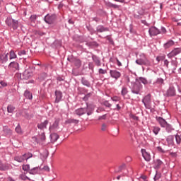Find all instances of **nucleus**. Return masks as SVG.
Listing matches in <instances>:
<instances>
[{"label":"nucleus","mask_w":181,"mask_h":181,"mask_svg":"<svg viewBox=\"0 0 181 181\" xmlns=\"http://www.w3.org/2000/svg\"><path fill=\"white\" fill-rule=\"evenodd\" d=\"M141 153H142L143 158L145 159V160H146V162H149L151 160V153H149L145 149H141Z\"/></svg>","instance_id":"9"},{"label":"nucleus","mask_w":181,"mask_h":181,"mask_svg":"<svg viewBox=\"0 0 181 181\" xmlns=\"http://www.w3.org/2000/svg\"><path fill=\"white\" fill-rule=\"evenodd\" d=\"M56 22V15L52 14V15H47V21L46 23H48L49 25H53Z\"/></svg>","instance_id":"7"},{"label":"nucleus","mask_w":181,"mask_h":181,"mask_svg":"<svg viewBox=\"0 0 181 181\" xmlns=\"http://www.w3.org/2000/svg\"><path fill=\"white\" fill-rule=\"evenodd\" d=\"M97 31L100 32V33H103V32H107L108 31V28H105L102 25H99L97 28Z\"/></svg>","instance_id":"27"},{"label":"nucleus","mask_w":181,"mask_h":181,"mask_svg":"<svg viewBox=\"0 0 181 181\" xmlns=\"http://www.w3.org/2000/svg\"><path fill=\"white\" fill-rule=\"evenodd\" d=\"M104 105L105 107H107L108 108H110V107H111V104H110V103H108V101H105L104 102Z\"/></svg>","instance_id":"50"},{"label":"nucleus","mask_w":181,"mask_h":181,"mask_svg":"<svg viewBox=\"0 0 181 181\" xmlns=\"http://www.w3.org/2000/svg\"><path fill=\"white\" fill-rule=\"evenodd\" d=\"M23 78H25V80H28V78H30V76H32V74L30 72H29V71L25 70L23 74Z\"/></svg>","instance_id":"19"},{"label":"nucleus","mask_w":181,"mask_h":181,"mask_svg":"<svg viewBox=\"0 0 181 181\" xmlns=\"http://www.w3.org/2000/svg\"><path fill=\"white\" fill-rule=\"evenodd\" d=\"M157 83H159L160 84H163V80L161 78H160L157 80Z\"/></svg>","instance_id":"56"},{"label":"nucleus","mask_w":181,"mask_h":181,"mask_svg":"<svg viewBox=\"0 0 181 181\" xmlns=\"http://www.w3.org/2000/svg\"><path fill=\"white\" fill-rule=\"evenodd\" d=\"M59 136L57 134L53 133L50 135L51 142H56L59 139Z\"/></svg>","instance_id":"16"},{"label":"nucleus","mask_w":181,"mask_h":181,"mask_svg":"<svg viewBox=\"0 0 181 181\" xmlns=\"http://www.w3.org/2000/svg\"><path fill=\"white\" fill-rule=\"evenodd\" d=\"M167 142L168 146H173V145H175L173 136H168L167 138Z\"/></svg>","instance_id":"15"},{"label":"nucleus","mask_w":181,"mask_h":181,"mask_svg":"<svg viewBox=\"0 0 181 181\" xmlns=\"http://www.w3.org/2000/svg\"><path fill=\"white\" fill-rule=\"evenodd\" d=\"M161 33H166V28H163V27L161 28Z\"/></svg>","instance_id":"57"},{"label":"nucleus","mask_w":181,"mask_h":181,"mask_svg":"<svg viewBox=\"0 0 181 181\" xmlns=\"http://www.w3.org/2000/svg\"><path fill=\"white\" fill-rule=\"evenodd\" d=\"M73 63L78 68L81 66V61L80 59H74Z\"/></svg>","instance_id":"29"},{"label":"nucleus","mask_w":181,"mask_h":181,"mask_svg":"<svg viewBox=\"0 0 181 181\" xmlns=\"http://www.w3.org/2000/svg\"><path fill=\"white\" fill-rule=\"evenodd\" d=\"M23 158H24V160H28V159H30V158H32L33 155L30 153H25L24 155H23Z\"/></svg>","instance_id":"32"},{"label":"nucleus","mask_w":181,"mask_h":181,"mask_svg":"<svg viewBox=\"0 0 181 181\" xmlns=\"http://www.w3.org/2000/svg\"><path fill=\"white\" fill-rule=\"evenodd\" d=\"M110 74L112 78H115L116 80L117 78H119V77H121V72H119L117 70H110Z\"/></svg>","instance_id":"10"},{"label":"nucleus","mask_w":181,"mask_h":181,"mask_svg":"<svg viewBox=\"0 0 181 181\" xmlns=\"http://www.w3.org/2000/svg\"><path fill=\"white\" fill-rule=\"evenodd\" d=\"M108 6H110V8H114L115 9L119 8V6H118V5L114 4L112 3H109Z\"/></svg>","instance_id":"41"},{"label":"nucleus","mask_w":181,"mask_h":181,"mask_svg":"<svg viewBox=\"0 0 181 181\" xmlns=\"http://www.w3.org/2000/svg\"><path fill=\"white\" fill-rule=\"evenodd\" d=\"M106 118H107V115H103L100 116V117H98V120H99V121H101V119H105Z\"/></svg>","instance_id":"48"},{"label":"nucleus","mask_w":181,"mask_h":181,"mask_svg":"<svg viewBox=\"0 0 181 181\" xmlns=\"http://www.w3.org/2000/svg\"><path fill=\"white\" fill-rule=\"evenodd\" d=\"M136 63L139 66H151V62L148 60L144 54H141L139 55V58L136 60Z\"/></svg>","instance_id":"1"},{"label":"nucleus","mask_w":181,"mask_h":181,"mask_svg":"<svg viewBox=\"0 0 181 181\" xmlns=\"http://www.w3.org/2000/svg\"><path fill=\"white\" fill-rule=\"evenodd\" d=\"M63 98V93L60 90L55 91V103H60Z\"/></svg>","instance_id":"11"},{"label":"nucleus","mask_w":181,"mask_h":181,"mask_svg":"<svg viewBox=\"0 0 181 181\" xmlns=\"http://www.w3.org/2000/svg\"><path fill=\"white\" fill-rule=\"evenodd\" d=\"M26 54V51L25 50H21L18 52V56H25Z\"/></svg>","instance_id":"46"},{"label":"nucleus","mask_w":181,"mask_h":181,"mask_svg":"<svg viewBox=\"0 0 181 181\" xmlns=\"http://www.w3.org/2000/svg\"><path fill=\"white\" fill-rule=\"evenodd\" d=\"M59 122L60 118H57L53 124L49 127L50 131H59V132H62V131H63V128H60V127H59Z\"/></svg>","instance_id":"4"},{"label":"nucleus","mask_w":181,"mask_h":181,"mask_svg":"<svg viewBox=\"0 0 181 181\" xmlns=\"http://www.w3.org/2000/svg\"><path fill=\"white\" fill-rule=\"evenodd\" d=\"M8 181H15L12 177H8Z\"/></svg>","instance_id":"62"},{"label":"nucleus","mask_w":181,"mask_h":181,"mask_svg":"<svg viewBox=\"0 0 181 181\" xmlns=\"http://www.w3.org/2000/svg\"><path fill=\"white\" fill-rule=\"evenodd\" d=\"M16 132H17V134H19L20 135H22V134H23V132H22V128H21L20 125H18L16 127Z\"/></svg>","instance_id":"34"},{"label":"nucleus","mask_w":181,"mask_h":181,"mask_svg":"<svg viewBox=\"0 0 181 181\" xmlns=\"http://www.w3.org/2000/svg\"><path fill=\"white\" fill-rule=\"evenodd\" d=\"M154 179L155 180H158V179H159V176L158 175V174L156 175Z\"/></svg>","instance_id":"60"},{"label":"nucleus","mask_w":181,"mask_h":181,"mask_svg":"<svg viewBox=\"0 0 181 181\" xmlns=\"http://www.w3.org/2000/svg\"><path fill=\"white\" fill-rule=\"evenodd\" d=\"M180 53H181V48H175L173 51H171L168 54V57L169 59H172V57H175V56H177V54Z\"/></svg>","instance_id":"8"},{"label":"nucleus","mask_w":181,"mask_h":181,"mask_svg":"<svg viewBox=\"0 0 181 181\" xmlns=\"http://www.w3.org/2000/svg\"><path fill=\"white\" fill-rule=\"evenodd\" d=\"M130 118H132L134 121H138V119H139V117H138V116H135L134 115H131Z\"/></svg>","instance_id":"45"},{"label":"nucleus","mask_w":181,"mask_h":181,"mask_svg":"<svg viewBox=\"0 0 181 181\" xmlns=\"http://www.w3.org/2000/svg\"><path fill=\"white\" fill-rule=\"evenodd\" d=\"M117 65L122 66V64L120 63L119 60L117 59Z\"/></svg>","instance_id":"61"},{"label":"nucleus","mask_w":181,"mask_h":181,"mask_svg":"<svg viewBox=\"0 0 181 181\" xmlns=\"http://www.w3.org/2000/svg\"><path fill=\"white\" fill-rule=\"evenodd\" d=\"M37 127L40 129H45V128H46V123L45 122L41 123L38 124Z\"/></svg>","instance_id":"40"},{"label":"nucleus","mask_w":181,"mask_h":181,"mask_svg":"<svg viewBox=\"0 0 181 181\" xmlns=\"http://www.w3.org/2000/svg\"><path fill=\"white\" fill-rule=\"evenodd\" d=\"M6 23L8 26L12 28L14 30H16V29H18V26H19V21L11 18H7L6 20Z\"/></svg>","instance_id":"2"},{"label":"nucleus","mask_w":181,"mask_h":181,"mask_svg":"<svg viewBox=\"0 0 181 181\" xmlns=\"http://www.w3.org/2000/svg\"><path fill=\"white\" fill-rule=\"evenodd\" d=\"M7 111L8 112H9L10 114H12V112H13V111H15V107L12 106V105H9L7 107Z\"/></svg>","instance_id":"30"},{"label":"nucleus","mask_w":181,"mask_h":181,"mask_svg":"<svg viewBox=\"0 0 181 181\" xmlns=\"http://www.w3.org/2000/svg\"><path fill=\"white\" fill-rule=\"evenodd\" d=\"M176 92L175 90V88L170 87L169 89L166 92V95L168 97H173V95H175Z\"/></svg>","instance_id":"13"},{"label":"nucleus","mask_w":181,"mask_h":181,"mask_svg":"<svg viewBox=\"0 0 181 181\" xmlns=\"http://www.w3.org/2000/svg\"><path fill=\"white\" fill-rule=\"evenodd\" d=\"M107 129V124H103L101 127V131H105Z\"/></svg>","instance_id":"52"},{"label":"nucleus","mask_w":181,"mask_h":181,"mask_svg":"<svg viewBox=\"0 0 181 181\" xmlns=\"http://www.w3.org/2000/svg\"><path fill=\"white\" fill-rule=\"evenodd\" d=\"M159 131H160V128L158 127H153V132L155 135H158V134H159Z\"/></svg>","instance_id":"35"},{"label":"nucleus","mask_w":181,"mask_h":181,"mask_svg":"<svg viewBox=\"0 0 181 181\" xmlns=\"http://www.w3.org/2000/svg\"><path fill=\"white\" fill-rule=\"evenodd\" d=\"M14 160H16V162L22 163V162H24L25 158L23 156H16L14 158Z\"/></svg>","instance_id":"26"},{"label":"nucleus","mask_w":181,"mask_h":181,"mask_svg":"<svg viewBox=\"0 0 181 181\" xmlns=\"http://www.w3.org/2000/svg\"><path fill=\"white\" fill-rule=\"evenodd\" d=\"M41 139H42V141H45V139H46V136H45V133L42 134Z\"/></svg>","instance_id":"55"},{"label":"nucleus","mask_w":181,"mask_h":181,"mask_svg":"<svg viewBox=\"0 0 181 181\" xmlns=\"http://www.w3.org/2000/svg\"><path fill=\"white\" fill-rule=\"evenodd\" d=\"M115 2H120L121 4H124V0H114Z\"/></svg>","instance_id":"59"},{"label":"nucleus","mask_w":181,"mask_h":181,"mask_svg":"<svg viewBox=\"0 0 181 181\" xmlns=\"http://www.w3.org/2000/svg\"><path fill=\"white\" fill-rule=\"evenodd\" d=\"M156 119L158 122L160 124V127H162L163 128H166V129L169 128V124H168L166 120H165L163 118L159 117H156Z\"/></svg>","instance_id":"6"},{"label":"nucleus","mask_w":181,"mask_h":181,"mask_svg":"<svg viewBox=\"0 0 181 181\" xmlns=\"http://www.w3.org/2000/svg\"><path fill=\"white\" fill-rule=\"evenodd\" d=\"M166 59V56L165 54H160L156 57L157 62H163Z\"/></svg>","instance_id":"28"},{"label":"nucleus","mask_w":181,"mask_h":181,"mask_svg":"<svg viewBox=\"0 0 181 181\" xmlns=\"http://www.w3.org/2000/svg\"><path fill=\"white\" fill-rule=\"evenodd\" d=\"M141 90H142V84L139 81H136L132 86V93L134 94H139Z\"/></svg>","instance_id":"3"},{"label":"nucleus","mask_w":181,"mask_h":181,"mask_svg":"<svg viewBox=\"0 0 181 181\" xmlns=\"http://www.w3.org/2000/svg\"><path fill=\"white\" fill-rule=\"evenodd\" d=\"M79 122L78 119H69L65 121V124H77Z\"/></svg>","instance_id":"21"},{"label":"nucleus","mask_w":181,"mask_h":181,"mask_svg":"<svg viewBox=\"0 0 181 181\" xmlns=\"http://www.w3.org/2000/svg\"><path fill=\"white\" fill-rule=\"evenodd\" d=\"M162 161L160 160H157L156 162V168L157 169H159V168H160V166L162 165Z\"/></svg>","instance_id":"36"},{"label":"nucleus","mask_w":181,"mask_h":181,"mask_svg":"<svg viewBox=\"0 0 181 181\" xmlns=\"http://www.w3.org/2000/svg\"><path fill=\"white\" fill-rule=\"evenodd\" d=\"M0 60L3 63H6L8 62V53L1 55Z\"/></svg>","instance_id":"20"},{"label":"nucleus","mask_w":181,"mask_h":181,"mask_svg":"<svg viewBox=\"0 0 181 181\" xmlns=\"http://www.w3.org/2000/svg\"><path fill=\"white\" fill-rule=\"evenodd\" d=\"M8 169L9 165H8V164L0 163V170H8Z\"/></svg>","instance_id":"25"},{"label":"nucleus","mask_w":181,"mask_h":181,"mask_svg":"<svg viewBox=\"0 0 181 181\" xmlns=\"http://www.w3.org/2000/svg\"><path fill=\"white\" fill-rule=\"evenodd\" d=\"M36 18H37L36 15H33L30 16V19L31 22H35V21H36Z\"/></svg>","instance_id":"47"},{"label":"nucleus","mask_w":181,"mask_h":181,"mask_svg":"<svg viewBox=\"0 0 181 181\" xmlns=\"http://www.w3.org/2000/svg\"><path fill=\"white\" fill-rule=\"evenodd\" d=\"M12 59H16V54L13 51L10 52V60H12Z\"/></svg>","instance_id":"37"},{"label":"nucleus","mask_w":181,"mask_h":181,"mask_svg":"<svg viewBox=\"0 0 181 181\" xmlns=\"http://www.w3.org/2000/svg\"><path fill=\"white\" fill-rule=\"evenodd\" d=\"M39 173V168L35 167L30 170L29 173L30 175H37Z\"/></svg>","instance_id":"22"},{"label":"nucleus","mask_w":181,"mask_h":181,"mask_svg":"<svg viewBox=\"0 0 181 181\" xmlns=\"http://www.w3.org/2000/svg\"><path fill=\"white\" fill-rule=\"evenodd\" d=\"M117 110H121V107H119V105H117Z\"/></svg>","instance_id":"64"},{"label":"nucleus","mask_w":181,"mask_h":181,"mask_svg":"<svg viewBox=\"0 0 181 181\" xmlns=\"http://www.w3.org/2000/svg\"><path fill=\"white\" fill-rule=\"evenodd\" d=\"M157 149H158V151H159V152H163L162 147L158 146V147H157Z\"/></svg>","instance_id":"58"},{"label":"nucleus","mask_w":181,"mask_h":181,"mask_svg":"<svg viewBox=\"0 0 181 181\" xmlns=\"http://www.w3.org/2000/svg\"><path fill=\"white\" fill-rule=\"evenodd\" d=\"M30 167L29 166V165H23V170H25L26 172H28V170H30Z\"/></svg>","instance_id":"43"},{"label":"nucleus","mask_w":181,"mask_h":181,"mask_svg":"<svg viewBox=\"0 0 181 181\" xmlns=\"http://www.w3.org/2000/svg\"><path fill=\"white\" fill-rule=\"evenodd\" d=\"M21 180H30V179L29 177H28V176L25 175H21L20 176Z\"/></svg>","instance_id":"44"},{"label":"nucleus","mask_w":181,"mask_h":181,"mask_svg":"<svg viewBox=\"0 0 181 181\" xmlns=\"http://www.w3.org/2000/svg\"><path fill=\"white\" fill-rule=\"evenodd\" d=\"M148 32H149L150 36H156L157 35H159V33H160V31H159V30L156 27H151L149 29Z\"/></svg>","instance_id":"12"},{"label":"nucleus","mask_w":181,"mask_h":181,"mask_svg":"<svg viewBox=\"0 0 181 181\" xmlns=\"http://www.w3.org/2000/svg\"><path fill=\"white\" fill-rule=\"evenodd\" d=\"M127 166L125 164H122L121 165L119 166V170L117 172H122V170H124Z\"/></svg>","instance_id":"42"},{"label":"nucleus","mask_w":181,"mask_h":181,"mask_svg":"<svg viewBox=\"0 0 181 181\" xmlns=\"http://www.w3.org/2000/svg\"><path fill=\"white\" fill-rule=\"evenodd\" d=\"M175 141H176L177 145H180V144H181V136L179 135V134H176L175 135Z\"/></svg>","instance_id":"31"},{"label":"nucleus","mask_w":181,"mask_h":181,"mask_svg":"<svg viewBox=\"0 0 181 181\" xmlns=\"http://www.w3.org/2000/svg\"><path fill=\"white\" fill-rule=\"evenodd\" d=\"M173 45H175V42H173V40H170L164 45V47L165 49H169V47H172Z\"/></svg>","instance_id":"24"},{"label":"nucleus","mask_w":181,"mask_h":181,"mask_svg":"<svg viewBox=\"0 0 181 181\" xmlns=\"http://www.w3.org/2000/svg\"><path fill=\"white\" fill-rule=\"evenodd\" d=\"M24 96L28 100H32V98H33V95H32V93L29 90H25V91Z\"/></svg>","instance_id":"18"},{"label":"nucleus","mask_w":181,"mask_h":181,"mask_svg":"<svg viewBox=\"0 0 181 181\" xmlns=\"http://www.w3.org/2000/svg\"><path fill=\"white\" fill-rule=\"evenodd\" d=\"M128 94V88L123 87L122 88V95H123V97H125V95H127Z\"/></svg>","instance_id":"33"},{"label":"nucleus","mask_w":181,"mask_h":181,"mask_svg":"<svg viewBox=\"0 0 181 181\" xmlns=\"http://www.w3.org/2000/svg\"><path fill=\"white\" fill-rule=\"evenodd\" d=\"M86 110L84 108H80V109H77L75 112L76 115H83L84 114H86Z\"/></svg>","instance_id":"17"},{"label":"nucleus","mask_w":181,"mask_h":181,"mask_svg":"<svg viewBox=\"0 0 181 181\" xmlns=\"http://www.w3.org/2000/svg\"><path fill=\"white\" fill-rule=\"evenodd\" d=\"M99 73H100V74H105L107 73V71L104 70L103 69H99Z\"/></svg>","instance_id":"49"},{"label":"nucleus","mask_w":181,"mask_h":181,"mask_svg":"<svg viewBox=\"0 0 181 181\" xmlns=\"http://www.w3.org/2000/svg\"><path fill=\"white\" fill-rule=\"evenodd\" d=\"M92 59L93 62L95 63L96 66H101V62H100V59H98L97 56L93 55Z\"/></svg>","instance_id":"23"},{"label":"nucleus","mask_w":181,"mask_h":181,"mask_svg":"<svg viewBox=\"0 0 181 181\" xmlns=\"http://www.w3.org/2000/svg\"><path fill=\"white\" fill-rule=\"evenodd\" d=\"M4 132H6V134H12V131L11 130V129L8 128V127L6 126L4 127Z\"/></svg>","instance_id":"39"},{"label":"nucleus","mask_w":181,"mask_h":181,"mask_svg":"<svg viewBox=\"0 0 181 181\" xmlns=\"http://www.w3.org/2000/svg\"><path fill=\"white\" fill-rule=\"evenodd\" d=\"M164 64L166 66V67H169V61H168V59H165Z\"/></svg>","instance_id":"54"},{"label":"nucleus","mask_w":181,"mask_h":181,"mask_svg":"<svg viewBox=\"0 0 181 181\" xmlns=\"http://www.w3.org/2000/svg\"><path fill=\"white\" fill-rule=\"evenodd\" d=\"M9 69H12L13 70H19V64L18 62H11L8 65Z\"/></svg>","instance_id":"14"},{"label":"nucleus","mask_w":181,"mask_h":181,"mask_svg":"<svg viewBox=\"0 0 181 181\" xmlns=\"http://www.w3.org/2000/svg\"><path fill=\"white\" fill-rule=\"evenodd\" d=\"M142 103L144 104L146 108H147V110H151V94L147 95L146 97L144 98V99L142 100Z\"/></svg>","instance_id":"5"},{"label":"nucleus","mask_w":181,"mask_h":181,"mask_svg":"<svg viewBox=\"0 0 181 181\" xmlns=\"http://www.w3.org/2000/svg\"><path fill=\"white\" fill-rule=\"evenodd\" d=\"M112 101H119V98L117 96H114L112 98Z\"/></svg>","instance_id":"53"},{"label":"nucleus","mask_w":181,"mask_h":181,"mask_svg":"<svg viewBox=\"0 0 181 181\" xmlns=\"http://www.w3.org/2000/svg\"><path fill=\"white\" fill-rule=\"evenodd\" d=\"M46 172H50V168L46 167Z\"/></svg>","instance_id":"63"},{"label":"nucleus","mask_w":181,"mask_h":181,"mask_svg":"<svg viewBox=\"0 0 181 181\" xmlns=\"http://www.w3.org/2000/svg\"><path fill=\"white\" fill-rule=\"evenodd\" d=\"M1 86H2V87H6V86H8V83H6V82L1 81L0 82Z\"/></svg>","instance_id":"51"},{"label":"nucleus","mask_w":181,"mask_h":181,"mask_svg":"<svg viewBox=\"0 0 181 181\" xmlns=\"http://www.w3.org/2000/svg\"><path fill=\"white\" fill-rule=\"evenodd\" d=\"M82 84H83V86H86V87H90V82L84 78H82Z\"/></svg>","instance_id":"38"}]
</instances>
